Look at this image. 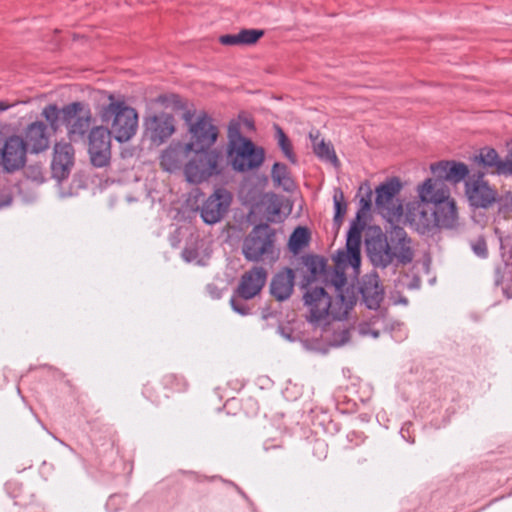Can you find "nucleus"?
Segmentation results:
<instances>
[{"label": "nucleus", "instance_id": "nucleus-1", "mask_svg": "<svg viewBox=\"0 0 512 512\" xmlns=\"http://www.w3.org/2000/svg\"><path fill=\"white\" fill-rule=\"evenodd\" d=\"M424 185L418 187L420 201L407 205L406 220L419 234L433 235L439 229H451L457 223V209L452 198L433 196L435 194L427 189L424 197Z\"/></svg>", "mask_w": 512, "mask_h": 512}, {"label": "nucleus", "instance_id": "nucleus-2", "mask_svg": "<svg viewBox=\"0 0 512 512\" xmlns=\"http://www.w3.org/2000/svg\"><path fill=\"white\" fill-rule=\"evenodd\" d=\"M360 248L361 227L354 223L348 230L345 249L338 250L334 256L333 268L328 266L326 258L318 255L308 256L305 265L313 279H322L334 290L341 291L346 286V268L358 269L360 266Z\"/></svg>", "mask_w": 512, "mask_h": 512}, {"label": "nucleus", "instance_id": "nucleus-3", "mask_svg": "<svg viewBox=\"0 0 512 512\" xmlns=\"http://www.w3.org/2000/svg\"><path fill=\"white\" fill-rule=\"evenodd\" d=\"M367 254L376 267L386 268L396 263L408 265L414 259L412 239L404 228L391 224L384 233L380 227L370 228L366 238Z\"/></svg>", "mask_w": 512, "mask_h": 512}, {"label": "nucleus", "instance_id": "nucleus-4", "mask_svg": "<svg viewBox=\"0 0 512 512\" xmlns=\"http://www.w3.org/2000/svg\"><path fill=\"white\" fill-rule=\"evenodd\" d=\"M335 291V300L323 287L308 284L303 295L305 306L309 310V322H319L330 316L333 320L347 318L350 309L356 304V293L354 287L342 288Z\"/></svg>", "mask_w": 512, "mask_h": 512}, {"label": "nucleus", "instance_id": "nucleus-5", "mask_svg": "<svg viewBox=\"0 0 512 512\" xmlns=\"http://www.w3.org/2000/svg\"><path fill=\"white\" fill-rule=\"evenodd\" d=\"M228 133L227 157L232 168L238 172L258 168L265 158L263 148L257 147L250 139L243 137L237 123L229 125Z\"/></svg>", "mask_w": 512, "mask_h": 512}, {"label": "nucleus", "instance_id": "nucleus-6", "mask_svg": "<svg viewBox=\"0 0 512 512\" xmlns=\"http://www.w3.org/2000/svg\"><path fill=\"white\" fill-rule=\"evenodd\" d=\"M109 100V104L101 109V120L110 125V130L118 142H127L136 134L138 114L124 100H115L113 95H109Z\"/></svg>", "mask_w": 512, "mask_h": 512}, {"label": "nucleus", "instance_id": "nucleus-7", "mask_svg": "<svg viewBox=\"0 0 512 512\" xmlns=\"http://www.w3.org/2000/svg\"><path fill=\"white\" fill-rule=\"evenodd\" d=\"M433 178L426 179L424 185V197H427V189L432 190L433 196L450 198V189L447 182L458 184L465 180L469 175L468 166L462 162L454 160H442L430 166Z\"/></svg>", "mask_w": 512, "mask_h": 512}, {"label": "nucleus", "instance_id": "nucleus-8", "mask_svg": "<svg viewBox=\"0 0 512 512\" xmlns=\"http://www.w3.org/2000/svg\"><path fill=\"white\" fill-rule=\"evenodd\" d=\"M194 155L184 166L187 182L200 184L222 173L223 156L216 149L192 150Z\"/></svg>", "mask_w": 512, "mask_h": 512}, {"label": "nucleus", "instance_id": "nucleus-9", "mask_svg": "<svg viewBox=\"0 0 512 512\" xmlns=\"http://www.w3.org/2000/svg\"><path fill=\"white\" fill-rule=\"evenodd\" d=\"M276 230L268 223L255 225L244 238L242 254L251 262L275 257Z\"/></svg>", "mask_w": 512, "mask_h": 512}, {"label": "nucleus", "instance_id": "nucleus-10", "mask_svg": "<svg viewBox=\"0 0 512 512\" xmlns=\"http://www.w3.org/2000/svg\"><path fill=\"white\" fill-rule=\"evenodd\" d=\"M62 123L71 140L84 138L92 123L89 106L83 102H72L62 108Z\"/></svg>", "mask_w": 512, "mask_h": 512}, {"label": "nucleus", "instance_id": "nucleus-11", "mask_svg": "<svg viewBox=\"0 0 512 512\" xmlns=\"http://www.w3.org/2000/svg\"><path fill=\"white\" fill-rule=\"evenodd\" d=\"M190 114H186V121L189 122L190 141L186 144V150L210 149L217 140L218 129L212 123V118L206 113L198 115L195 122H190Z\"/></svg>", "mask_w": 512, "mask_h": 512}, {"label": "nucleus", "instance_id": "nucleus-12", "mask_svg": "<svg viewBox=\"0 0 512 512\" xmlns=\"http://www.w3.org/2000/svg\"><path fill=\"white\" fill-rule=\"evenodd\" d=\"M111 135L112 131L103 126L90 130L88 152L93 166L102 168L108 165L111 157Z\"/></svg>", "mask_w": 512, "mask_h": 512}, {"label": "nucleus", "instance_id": "nucleus-13", "mask_svg": "<svg viewBox=\"0 0 512 512\" xmlns=\"http://www.w3.org/2000/svg\"><path fill=\"white\" fill-rule=\"evenodd\" d=\"M398 178H391L376 188L375 205L378 211L387 217H398L403 212L402 204L395 199L401 190Z\"/></svg>", "mask_w": 512, "mask_h": 512}, {"label": "nucleus", "instance_id": "nucleus-14", "mask_svg": "<svg viewBox=\"0 0 512 512\" xmlns=\"http://www.w3.org/2000/svg\"><path fill=\"white\" fill-rule=\"evenodd\" d=\"M231 200V194L226 189H216L200 208L202 220L209 225L219 222L228 211Z\"/></svg>", "mask_w": 512, "mask_h": 512}, {"label": "nucleus", "instance_id": "nucleus-15", "mask_svg": "<svg viewBox=\"0 0 512 512\" xmlns=\"http://www.w3.org/2000/svg\"><path fill=\"white\" fill-rule=\"evenodd\" d=\"M347 287L355 288L356 300L358 299V294H361L362 302L368 309L378 310L381 302L383 301L384 289L380 284L377 274L365 275L358 287L353 284L348 285L346 282L345 288Z\"/></svg>", "mask_w": 512, "mask_h": 512}, {"label": "nucleus", "instance_id": "nucleus-16", "mask_svg": "<svg viewBox=\"0 0 512 512\" xmlns=\"http://www.w3.org/2000/svg\"><path fill=\"white\" fill-rule=\"evenodd\" d=\"M27 148L19 136L8 137L1 149L2 163L6 171H15L25 164Z\"/></svg>", "mask_w": 512, "mask_h": 512}, {"label": "nucleus", "instance_id": "nucleus-17", "mask_svg": "<svg viewBox=\"0 0 512 512\" xmlns=\"http://www.w3.org/2000/svg\"><path fill=\"white\" fill-rule=\"evenodd\" d=\"M266 280V270L263 267L254 266L241 276L234 293L243 299H252L261 292Z\"/></svg>", "mask_w": 512, "mask_h": 512}, {"label": "nucleus", "instance_id": "nucleus-18", "mask_svg": "<svg viewBox=\"0 0 512 512\" xmlns=\"http://www.w3.org/2000/svg\"><path fill=\"white\" fill-rule=\"evenodd\" d=\"M74 165V148L68 142H58L54 146L51 169L53 177L66 179Z\"/></svg>", "mask_w": 512, "mask_h": 512}, {"label": "nucleus", "instance_id": "nucleus-19", "mask_svg": "<svg viewBox=\"0 0 512 512\" xmlns=\"http://www.w3.org/2000/svg\"><path fill=\"white\" fill-rule=\"evenodd\" d=\"M145 125L148 136L155 143H163L175 131L174 118L166 113L149 117Z\"/></svg>", "mask_w": 512, "mask_h": 512}, {"label": "nucleus", "instance_id": "nucleus-20", "mask_svg": "<svg viewBox=\"0 0 512 512\" xmlns=\"http://www.w3.org/2000/svg\"><path fill=\"white\" fill-rule=\"evenodd\" d=\"M295 285V273L293 269L285 267L278 271L271 280L270 294L277 301H285L290 298Z\"/></svg>", "mask_w": 512, "mask_h": 512}, {"label": "nucleus", "instance_id": "nucleus-21", "mask_svg": "<svg viewBox=\"0 0 512 512\" xmlns=\"http://www.w3.org/2000/svg\"><path fill=\"white\" fill-rule=\"evenodd\" d=\"M25 147L32 153H40L49 147L47 125L42 121L31 123L25 130Z\"/></svg>", "mask_w": 512, "mask_h": 512}, {"label": "nucleus", "instance_id": "nucleus-22", "mask_svg": "<svg viewBox=\"0 0 512 512\" xmlns=\"http://www.w3.org/2000/svg\"><path fill=\"white\" fill-rule=\"evenodd\" d=\"M186 145L171 144L161 152L159 164L163 171L174 173L182 167L186 154Z\"/></svg>", "mask_w": 512, "mask_h": 512}, {"label": "nucleus", "instance_id": "nucleus-23", "mask_svg": "<svg viewBox=\"0 0 512 512\" xmlns=\"http://www.w3.org/2000/svg\"><path fill=\"white\" fill-rule=\"evenodd\" d=\"M388 328V321L385 311H378L368 321L359 323L358 331L363 336L379 337L381 331Z\"/></svg>", "mask_w": 512, "mask_h": 512}, {"label": "nucleus", "instance_id": "nucleus-24", "mask_svg": "<svg viewBox=\"0 0 512 512\" xmlns=\"http://www.w3.org/2000/svg\"><path fill=\"white\" fill-rule=\"evenodd\" d=\"M388 328V321L385 311H378L368 321L359 323L358 331L363 336L379 337L381 331Z\"/></svg>", "mask_w": 512, "mask_h": 512}, {"label": "nucleus", "instance_id": "nucleus-25", "mask_svg": "<svg viewBox=\"0 0 512 512\" xmlns=\"http://www.w3.org/2000/svg\"><path fill=\"white\" fill-rule=\"evenodd\" d=\"M271 178L275 185L282 187L285 191H291L294 187V181L290 177L288 167L280 162H276L271 170Z\"/></svg>", "mask_w": 512, "mask_h": 512}, {"label": "nucleus", "instance_id": "nucleus-26", "mask_svg": "<svg viewBox=\"0 0 512 512\" xmlns=\"http://www.w3.org/2000/svg\"><path fill=\"white\" fill-rule=\"evenodd\" d=\"M310 138L313 142V151L320 159L331 162L333 164L338 163V158L330 144L325 143L324 140H321L317 143L316 141L318 136L314 137L312 134H310Z\"/></svg>", "mask_w": 512, "mask_h": 512}, {"label": "nucleus", "instance_id": "nucleus-27", "mask_svg": "<svg viewBox=\"0 0 512 512\" xmlns=\"http://www.w3.org/2000/svg\"><path fill=\"white\" fill-rule=\"evenodd\" d=\"M162 385L169 393L185 392L188 388V383L181 375L169 373L163 376Z\"/></svg>", "mask_w": 512, "mask_h": 512}, {"label": "nucleus", "instance_id": "nucleus-28", "mask_svg": "<svg viewBox=\"0 0 512 512\" xmlns=\"http://www.w3.org/2000/svg\"><path fill=\"white\" fill-rule=\"evenodd\" d=\"M310 239V232L306 227L298 226L290 235L289 248L292 252L296 253L308 244Z\"/></svg>", "mask_w": 512, "mask_h": 512}, {"label": "nucleus", "instance_id": "nucleus-29", "mask_svg": "<svg viewBox=\"0 0 512 512\" xmlns=\"http://www.w3.org/2000/svg\"><path fill=\"white\" fill-rule=\"evenodd\" d=\"M274 129H275V138L277 140L279 148L281 149V151L283 152V154L289 161L295 163L296 157L293 152V146H292L290 139L288 138V136L286 135L284 130L279 125L275 124Z\"/></svg>", "mask_w": 512, "mask_h": 512}, {"label": "nucleus", "instance_id": "nucleus-30", "mask_svg": "<svg viewBox=\"0 0 512 512\" xmlns=\"http://www.w3.org/2000/svg\"><path fill=\"white\" fill-rule=\"evenodd\" d=\"M465 195L471 205L475 207L480 206V172L477 177L474 174L472 179L465 181Z\"/></svg>", "mask_w": 512, "mask_h": 512}, {"label": "nucleus", "instance_id": "nucleus-31", "mask_svg": "<svg viewBox=\"0 0 512 512\" xmlns=\"http://www.w3.org/2000/svg\"><path fill=\"white\" fill-rule=\"evenodd\" d=\"M333 202L335 210L333 221L334 224L339 227L342 224L347 211V203L345 201L344 193L340 188L335 190Z\"/></svg>", "mask_w": 512, "mask_h": 512}, {"label": "nucleus", "instance_id": "nucleus-32", "mask_svg": "<svg viewBox=\"0 0 512 512\" xmlns=\"http://www.w3.org/2000/svg\"><path fill=\"white\" fill-rule=\"evenodd\" d=\"M42 116L49 123L53 131H57L62 123V109H59L56 104H48L42 110Z\"/></svg>", "mask_w": 512, "mask_h": 512}, {"label": "nucleus", "instance_id": "nucleus-33", "mask_svg": "<svg viewBox=\"0 0 512 512\" xmlns=\"http://www.w3.org/2000/svg\"><path fill=\"white\" fill-rule=\"evenodd\" d=\"M503 164V160H501L497 154V152L492 148H484L482 149V166L489 167L493 169V172L500 175V168Z\"/></svg>", "mask_w": 512, "mask_h": 512}, {"label": "nucleus", "instance_id": "nucleus-34", "mask_svg": "<svg viewBox=\"0 0 512 512\" xmlns=\"http://www.w3.org/2000/svg\"><path fill=\"white\" fill-rule=\"evenodd\" d=\"M238 34L242 45H253L264 35V31L261 29H242Z\"/></svg>", "mask_w": 512, "mask_h": 512}, {"label": "nucleus", "instance_id": "nucleus-35", "mask_svg": "<svg viewBox=\"0 0 512 512\" xmlns=\"http://www.w3.org/2000/svg\"><path fill=\"white\" fill-rule=\"evenodd\" d=\"M372 191L369 189L367 192H366V195L365 196H362L360 198V201H359V204H360V209L358 210L357 214H356V219L351 223V226L354 224V223H357L359 227H361V231L363 230V227H364V224H362L360 222L361 220V217L363 214H365L367 211L370 210L371 208V204H372Z\"/></svg>", "mask_w": 512, "mask_h": 512}, {"label": "nucleus", "instance_id": "nucleus-36", "mask_svg": "<svg viewBox=\"0 0 512 512\" xmlns=\"http://www.w3.org/2000/svg\"><path fill=\"white\" fill-rule=\"evenodd\" d=\"M247 300L248 299H243L240 296H238L237 293L233 292V295L231 296L230 299V305L236 313L242 316H246L249 315L251 312L250 307L246 303Z\"/></svg>", "mask_w": 512, "mask_h": 512}, {"label": "nucleus", "instance_id": "nucleus-37", "mask_svg": "<svg viewBox=\"0 0 512 512\" xmlns=\"http://www.w3.org/2000/svg\"><path fill=\"white\" fill-rule=\"evenodd\" d=\"M267 220L275 223L282 221L281 204L278 201H271L266 207Z\"/></svg>", "mask_w": 512, "mask_h": 512}, {"label": "nucleus", "instance_id": "nucleus-38", "mask_svg": "<svg viewBox=\"0 0 512 512\" xmlns=\"http://www.w3.org/2000/svg\"><path fill=\"white\" fill-rule=\"evenodd\" d=\"M497 192L488 186V183L482 180V208L488 207L496 200Z\"/></svg>", "mask_w": 512, "mask_h": 512}, {"label": "nucleus", "instance_id": "nucleus-39", "mask_svg": "<svg viewBox=\"0 0 512 512\" xmlns=\"http://www.w3.org/2000/svg\"><path fill=\"white\" fill-rule=\"evenodd\" d=\"M12 192L7 183H0V208L9 206L12 202Z\"/></svg>", "mask_w": 512, "mask_h": 512}, {"label": "nucleus", "instance_id": "nucleus-40", "mask_svg": "<svg viewBox=\"0 0 512 512\" xmlns=\"http://www.w3.org/2000/svg\"><path fill=\"white\" fill-rule=\"evenodd\" d=\"M219 42L226 46L242 45L239 34H225L219 37Z\"/></svg>", "mask_w": 512, "mask_h": 512}, {"label": "nucleus", "instance_id": "nucleus-41", "mask_svg": "<svg viewBox=\"0 0 512 512\" xmlns=\"http://www.w3.org/2000/svg\"><path fill=\"white\" fill-rule=\"evenodd\" d=\"M314 454L318 459H324L327 456L328 447L323 441L316 440L313 446Z\"/></svg>", "mask_w": 512, "mask_h": 512}, {"label": "nucleus", "instance_id": "nucleus-42", "mask_svg": "<svg viewBox=\"0 0 512 512\" xmlns=\"http://www.w3.org/2000/svg\"><path fill=\"white\" fill-rule=\"evenodd\" d=\"M500 175L512 176V151L507 154L500 168Z\"/></svg>", "mask_w": 512, "mask_h": 512}, {"label": "nucleus", "instance_id": "nucleus-43", "mask_svg": "<svg viewBox=\"0 0 512 512\" xmlns=\"http://www.w3.org/2000/svg\"><path fill=\"white\" fill-rule=\"evenodd\" d=\"M500 285L506 298H512V277L502 279Z\"/></svg>", "mask_w": 512, "mask_h": 512}, {"label": "nucleus", "instance_id": "nucleus-44", "mask_svg": "<svg viewBox=\"0 0 512 512\" xmlns=\"http://www.w3.org/2000/svg\"><path fill=\"white\" fill-rule=\"evenodd\" d=\"M182 254L185 260L188 262L194 260L198 255L197 251L191 248H185Z\"/></svg>", "mask_w": 512, "mask_h": 512}, {"label": "nucleus", "instance_id": "nucleus-45", "mask_svg": "<svg viewBox=\"0 0 512 512\" xmlns=\"http://www.w3.org/2000/svg\"><path fill=\"white\" fill-rule=\"evenodd\" d=\"M152 387H150L149 385H145L144 386V390H143V394L145 395L146 398L150 399L153 401V396H152Z\"/></svg>", "mask_w": 512, "mask_h": 512}, {"label": "nucleus", "instance_id": "nucleus-46", "mask_svg": "<svg viewBox=\"0 0 512 512\" xmlns=\"http://www.w3.org/2000/svg\"><path fill=\"white\" fill-rule=\"evenodd\" d=\"M12 105L9 104L8 102L6 101H0V112H3V111H6L7 109H9Z\"/></svg>", "mask_w": 512, "mask_h": 512}, {"label": "nucleus", "instance_id": "nucleus-47", "mask_svg": "<svg viewBox=\"0 0 512 512\" xmlns=\"http://www.w3.org/2000/svg\"><path fill=\"white\" fill-rule=\"evenodd\" d=\"M472 249L475 254L480 255V241L472 244Z\"/></svg>", "mask_w": 512, "mask_h": 512}, {"label": "nucleus", "instance_id": "nucleus-48", "mask_svg": "<svg viewBox=\"0 0 512 512\" xmlns=\"http://www.w3.org/2000/svg\"><path fill=\"white\" fill-rule=\"evenodd\" d=\"M264 448H265L266 451H269L272 448H282V445L281 444L269 445V443L266 442L265 445H264Z\"/></svg>", "mask_w": 512, "mask_h": 512}, {"label": "nucleus", "instance_id": "nucleus-49", "mask_svg": "<svg viewBox=\"0 0 512 512\" xmlns=\"http://www.w3.org/2000/svg\"><path fill=\"white\" fill-rule=\"evenodd\" d=\"M20 512H41L40 509H37L35 507H26L23 508Z\"/></svg>", "mask_w": 512, "mask_h": 512}, {"label": "nucleus", "instance_id": "nucleus-50", "mask_svg": "<svg viewBox=\"0 0 512 512\" xmlns=\"http://www.w3.org/2000/svg\"><path fill=\"white\" fill-rule=\"evenodd\" d=\"M481 253H482V257L485 256V253H486V249L482 246V250H481Z\"/></svg>", "mask_w": 512, "mask_h": 512}, {"label": "nucleus", "instance_id": "nucleus-51", "mask_svg": "<svg viewBox=\"0 0 512 512\" xmlns=\"http://www.w3.org/2000/svg\"><path fill=\"white\" fill-rule=\"evenodd\" d=\"M474 158H475L476 160H478V159H480V156H476V155H475V156H474Z\"/></svg>", "mask_w": 512, "mask_h": 512}]
</instances>
